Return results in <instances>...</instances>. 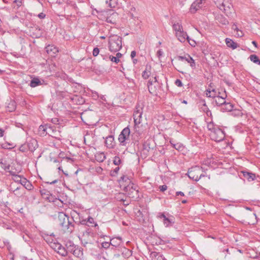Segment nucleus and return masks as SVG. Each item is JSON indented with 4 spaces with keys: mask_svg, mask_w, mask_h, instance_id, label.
<instances>
[{
    "mask_svg": "<svg viewBox=\"0 0 260 260\" xmlns=\"http://www.w3.org/2000/svg\"><path fill=\"white\" fill-rule=\"evenodd\" d=\"M58 224L62 230L66 232L72 233L74 230V219L70 217L66 213L60 212L58 214Z\"/></svg>",
    "mask_w": 260,
    "mask_h": 260,
    "instance_id": "1",
    "label": "nucleus"
},
{
    "mask_svg": "<svg viewBox=\"0 0 260 260\" xmlns=\"http://www.w3.org/2000/svg\"><path fill=\"white\" fill-rule=\"evenodd\" d=\"M108 44L111 52H118L122 48V38L117 35H111L109 38Z\"/></svg>",
    "mask_w": 260,
    "mask_h": 260,
    "instance_id": "2",
    "label": "nucleus"
},
{
    "mask_svg": "<svg viewBox=\"0 0 260 260\" xmlns=\"http://www.w3.org/2000/svg\"><path fill=\"white\" fill-rule=\"evenodd\" d=\"M217 7L222 11L229 18H232L235 13V10L232 4L229 0H223Z\"/></svg>",
    "mask_w": 260,
    "mask_h": 260,
    "instance_id": "3",
    "label": "nucleus"
},
{
    "mask_svg": "<svg viewBox=\"0 0 260 260\" xmlns=\"http://www.w3.org/2000/svg\"><path fill=\"white\" fill-rule=\"evenodd\" d=\"M130 129L128 127H126L122 129L118 138L119 145L122 146H126L129 142Z\"/></svg>",
    "mask_w": 260,
    "mask_h": 260,
    "instance_id": "4",
    "label": "nucleus"
},
{
    "mask_svg": "<svg viewBox=\"0 0 260 260\" xmlns=\"http://www.w3.org/2000/svg\"><path fill=\"white\" fill-rule=\"evenodd\" d=\"M210 137L212 140L215 142H221L225 138L224 132L219 127L216 128L212 132H210Z\"/></svg>",
    "mask_w": 260,
    "mask_h": 260,
    "instance_id": "5",
    "label": "nucleus"
},
{
    "mask_svg": "<svg viewBox=\"0 0 260 260\" xmlns=\"http://www.w3.org/2000/svg\"><path fill=\"white\" fill-rule=\"evenodd\" d=\"M123 190L130 197H134L133 194L135 193L136 194L138 193L137 186L134 183H129L127 185L123 184Z\"/></svg>",
    "mask_w": 260,
    "mask_h": 260,
    "instance_id": "6",
    "label": "nucleus"
},
{
    "mask_svg": "<svg viewBox=\"0 0 260 260\" xmlns=\"http://www.w3.org/2000/svg\"><path fill=\"white\" fill-rule=\"evenodd\" d=\"M157 84L158 83L156 76L152 77V79H150L148 81L147 84L148 90L152 95H156L157 91L156 86Z\"/></svg>",
    "mask_w": 260,
    "mask_h": 260,
    "instance_id": "7",
    "label": "nucleus"
},
{
    "mask_svg": "<svg viewBox=\"0 0 260 260\" xmlns=\"http://www.w3.org/2000/svg\"><path fill=\"white\" fill-rule=\"evenodd\" d=\"M51 103L48 105V107L53 112L59 110L62 107V104L59 99H52L50 100Z\"/></svg>",
    "mask_w": 260,
    "mask_h": 260,
    "instance_id": "8",
    "label": "nucleus"
},
{
    "mask_svg": "<svg viewBox=\"0 0 260 260\" xmlns=\"http://www.w3.org/2000/svg\"><path fill=\"white\" fill-rule=\"evenodd\" d=\"M175 36L180 42L184 43L186 41V40H187L192 46H194L196 44V42L194 41H193V44L190 43V39L189 37L187 36V33L183 30L178 32L175 33Z\"/></svg>",
    "mask_w": 260,
    "mask_h": 260,
    "instance_id": "9",
    "label": "nucleus"
},
{
    "mask_svg": "<svg viewBox=\"0 0 260 260\" xmlns=\"http://www.w3.org/2000/svg\"><path fill=\"white\" fill-rule=\"evenodd\" d=\"M177 59L180 61H183L184 60L190 64L192 68H195L196 63L194 59L188 54H186L183 56H178L177 57Z\"/></svg>",
    "mask_w": 260,
    "mask_h": 260,
    "instance_id": "10",
    "label": "nucleus"
},
{
    "mask_svg": "<svg viewBox=\"0 0 260 260\" xmlns=\"http://www.w3.org/2000/svg\"><path fill=\"white\" fill-rule=\"evenodd\" d=\"M240 173L242 174L243 176L249 182L252 181L256 179L255 174L249 172L247 170L242 171Z\"/></svg>",
    "mask_w": 260,
    "mask_h": 260,
    "instance_id": "11",
    "label": "nucleus"
},
{
    "mask_svg": "<svg viewBox=\"0 0 260 260\" xmlns=\"http://www.w3.org/2000/svg\"><path fill=\"white\" fill-rule=\"evenodd\" d=\"M48 135L52 137L57 138L59 135V131L55 126L48 125Z\"/></svg>",
    "mask_w": 260,
    "mask_h": 260,
    "instance_id": "12",
    "label": "nucleus"
},
{
    "mask_svg": "<svg viewBox=\"0 0 260 260\" xmlns=\"http://www.w3.org/2000/svg\"><path fill=\"white\" fill-rule=\"evenodd\" d=\"M105 145L109 149L113 148L115 146V142L113 135L108 136L106 138L105 141Z\"/></svg>",
    "mask_w": 260,
    "mask_h": 260,
    "instance_id": "13",
    "label": "nucleus"
},
{
    "mask_svg": "<svg viewBox=\"0 0 260 260\" xmlns=\"http://www.w3.org/2000/svg\"><path fill=\"white\" fill-rule=\"evenodd\" d=\"M93 235V233L91 232V230L89 229H87L85 231L84 233H83V236H82V242L83 243L84 241V246H85L88 243H91V241L90 240L86 239V237H88L90 236L91 237H92Z\"/></svg>",
    "mask_w": 260,
    "mask_h": 260,
    "instance_id": "14",
    "label": "nucleus"
},
{
    "mask_svg": "<svg viewBox=\"0 0 260 260\" xmlns=\"http://www.w3.org/2000/svg\"><path fill=\"white\" fill-rule=\"evenodd\" d=\"M151 260H167L164 256L160 252L151 251L150 253Z\"/></svg>",
    "mask_w": 260,
    "mask_h": 260,
    "instance_id": "15",
    "label": "nucleus"
},
{
    "mask_svg": "<svg viewBox=\"0 0 260 260\" xmlns=\"http://www.w3.org/2000/svg\"><path fill=\"white\" fill-rule=\"evenodd\" d=\"M143 111L136 110L133 114L134 123L135 125H138L142 122V115Z\"/></svg>",
    "mask_w": 260,
    "mask_h": 260,
    "instance_id": "16",
    "label": "nucleus"
},
{
    "mask_svg": "<svg viewBox=\"0 0 260 260\" xmlns=\"http://www.w3.org/2000/svg\"><path fill=\"white\" fill-rule=\"evenodd\" d=\"M202 0H196L191 5L190 11L192 13H194L201 7Z\"/></svg>",
    "mask_w": 260,
    "mask_h": 260,
    "instance_id": "17",
    "label": "nucleus"
},
{
    "mask_svg": "<svg viewBox=\"0 0 260 260\" xmlns=\"http://www.w3.org/2000/svg\"><path fill=\"white\" fill-rule=\"evenodd\" d=\"M43 80H41L38 77L33 78L30 82L29 85L31 87H35L43 84Z\"/></svg>",
    "mask_w": 260,
    "mask_h": 260,
    "instance_id": "18",
    "label": "nucleus"
},
{
    "mask_svg": "<svg viewBox=\"0 0 260 260\" xmlns=\"http://www.w3.org/2000/svg\"><path fill=\"white\" fill-rule=\"evenodd\" d=\"M46 51L48 54L51 56L54 55L58 52V48L54 45H49L46 48Z\"/></svg>",
    "mask_w": 260,
    "mask_h": 260,
    "instance_id": "19",
    "label": "nucleus"
},
{
    "mask_svg": "<svg viewBox=\"0 0 260 260\" xmlns=\"http://www.w3.org/2000/svg\"><path fill=\"white\" fill-rule=\"evenodd\" d=\"M21 184L28 190H31L34 188L33 185L31 182L24 177L22 178Z\"/></svg>",
    "mask_w": 260,
    "mask_h": 260,
    "instance_id": "20",
    "label": "nucleus"
},
{
    "mask_svg": "<svg viewBox=\"0 0 260 260\" xmlns=\"http://www.w3.org/2000/svg\"><path fill=\"white\" fill-rule=\"evenodd\" d=\"M48 124L41 125L38 129V133L40 136H45L48 135Z\"/></svg>",
    "mask_w": 260,
    "mask_h": 260,
    "instance_id": "21",
    "label": "nucleus"
},
{
    "mask_svg": "<svg viewBox=\"0 0 260 260\" xmlns=\"http://www.w3.org/2000/svg\"><path fill=\"white\" fill-rule=\"evenodd\" d=\"M28 149L29 151L33 152L38 147V143L36 140L32 139L27 143Z\"/></svg>",
    "mask_w": 260,
    "mask_h": 260,
    "instance_id": "22",
    "label": "nucleus"
},
{
    "mask_svg": "<svg viewBox=\"0 0 260 260\" xmlns=\"http://www.w3.org/2000/svg\"><path fill=\"white\" fill-rule=\"evenodd\" d=\"M234 108V105L230 102H226L221 108V110L223 112H230L232 111Z\"/></svg>",
    "mask_w": 260,
    "mask_h": 260,
    "instance_id": "23",
    "label": "nucleus"
},
{
    "mask_svg": "<svg viewBox=\"0 0 260 260\" xmlns=\"http://www.w3.org/2000/svg\"><path fill=\"white\" fill-rule=\"evenodd\" d=\"M16 108V102L12 99L10 100V102L7 103V105L6 106V109L8 111L11 112L14 111Z\"/></svg>",
    "mask_w": 260,
    "mask_h": 260,
    "instance_id": "24",
    "label": "nucleus"
},
{
    "mask_svg": "<svg viewBox=\"0 0 260 260\" xmlns=\"http://www.w3.org/2000/svg\"><path fill=\"white\" fill-rule=\"evenodd\" d=\"M160 218L162 219L164 224L166 227L171 226L174 223L173 219L167 217L164 214H161Z\"/></svg>",
    "mask_w": 260,
    "mask_h": 260,
    "instance_id": "25",
    "label": "nucleus"
},
{
    "mask_svg": "<svg viewBox=\"0 0 260 260\" xmlns=\"http://www.w3.org/2000/svg\"><path fill=\"white\" fill-rule=\"evenodd\" d=\"M66 246L67 248V250L68 252H70L71 253H73L74 249H76L77 248L76 245H75L74 243L71 241H69L67 242Z\"/></svg>",
    "mask_w": 260,
    "mask_h": 260,
    "instance_id": "26",
    "label": "nucleus"
},
{
    "mask_svg": "<svg viewBox=\"0 0 260 260\" xmlns=\"http://www.w3.org/2000/svg\"><path fill=\"white\" fill-rule=\"evenodd\" d=\"M122 243V239L120 237L113 238L110 240L111 245L117 247L119 246Z\"/></svg>",
    "mask_w": 260,
    "mask_h": 260,
    "instance_id": "27",
    "label": "nucleus"
},
{
    "mask_svg": "<svg viewBox=\"0 0 260 260\" xmlns=\"http://www.w3.org/2000/svg\"><path fill=\"white\" fill-rule=\"evenodd\" d=\"M119 183L121 186H123V184L127 185L129 183H131L132 182L127 176L123 175L120 178L119 180Z\"/></svg>",
    "mask_w": 260,
    "mask_h": 260,
    "instance_id": "28",
    "label": "nucleus"
},
{
    "mask_svg": "<svg viewBox=\"0 0 260 260\" xmlns=\"http://www.w3.org/2000/svg\"><path fill=\"white\" fill-rule=\"evenodd\" d=\"M95 158L98 162H103L106 158V156L104 152H98L95 154Z\"/></svg>",
    "mask_w": 260,
    "mask_h": 260,
    "instance_id": "29",
    "label": "nucleus"
},
{
    "mask_svg": "<svg viewBox=\"0 0 260 260\" xmlns=\"http://www.w3.org/2000/svg\"><path fill=\"white\" fill-rule=\"evenodd\" d=\"M225 43L228 47L231 48L233 49H235L238 47L237 44L231 39L226 38L225 39Z\"/></svg>",
    "mask_w": 260,
    "mask_h": 260,
    "instance_id": "30",
    "label": "nucleus"
},
{
    "mask_svg": "<svg viewBox=\"0 0 260 260\" xmlns=\"http://www.w3.org/2000/svg\"><path fill=\"white\" fill-rule=\"evenodd\" d=\"M187 175L189 178L196 181H198L201 179V176L196 175L194 174V171L193 170L189 171L187 173Z\"/></svg>",
    "mask_w": 260,
    "mask_h": 260,
    "instance_id": "31",
    "label": "nucleus"
},
{
    "mask_svg": "<svg viewBox=\"0 0 260 260\" xmlns=\"http://www.w3.org/2000/svg\"><path fill=\"white\" fill-rule=\"evenodd\" d=\"M117 13H112L110 16L107 17L106 19V21L108 23L114 24L115 23V18L117 17Z\"/></svg>",
    "mask_w": 260,
    "mask_h": 260,
    "instance_id": "32",
    "label": "nucleus"
},
{
    "mask_svg": "<svg viewBox=\"0 0 260 260\" xmlns=\"http://www.w3.org/2000/svg\"><path fill=\"white\" fill-rule=\"evenodd\" d=\"M216 20L218 22L223 25H227L229 24V21L227 19L224 17L222 15H218L216 17Z\"/></svg>",
    "mask_w": 260,
    "mask_h": 260,
    "instance_id": "33",
    "label": "nucleus"
},
{
    "mask_svg": "<svg viewBox=\"0 0 260 260\" xmlns=\"http://www.w3.org/2000/svg\"><path fill=\"white\" fill-rule=\"evenodd\" d=\"M56 252L62 256H66L68 255L67 248H66L62 246V245H61L60 247H59Z\"/></svg>",
    "mask_w": 260,
    "mask_h": 260,
    "instance_id": "34",
    "label": "nucleus"
},
{
    "mask_svg": "<svg viewBox=\"0 0 260 260\" xmlns=\"http://www.w3.org/2000/svg\"><path fill=\"white\" fill-rule=\"evenodd\" d=\"M173 29L175 31V33L178 32L183 30V26L181 24L177 22L176 23H174L173 25Z\"/></svg>",
    "mask_w": 260,
    "mask_h": 260,
    "instance_id": "35",
    "label": "nucleus"
},
{
    "mask_svg": "<svg viewBox=\"0 0 260 260\" xmlns=\"http://www.w3.org/2000/svg\"><path fill=\"white\" fill-rule=\"evenodd\" d=\"M144 107V102L143 99L140 100L136 106V110L143 111V109Z\"/></svg>",
    "mask_w": 260,
    "mask_h": 260,
    "instance_id": "36",
    "label": "nucleus"
},
{
    "mask_svg": "<svg viewBox=\"0 0 260 260\" xmlns=\"http://www.w3.org/2000/svg\"><path fill=\"white\" fill-rule=\"evenodd\" d=\"M249 58L251 61L259 65L260 64V59L255 54H252L250 55Z\"/></svg>",
    "mask_w": 260,
    "mask_h": 260,
    "instance_id": "37",
    "label": "nucleus"
},
{
    "mask_svg": "<svg viewBox=\"0 0 260 260\" xmlns=\"http://www.w3.org/2000/svg\"><path fill=\"white\" fill-rule=\"evenodd\" d=\"M72 253L75 256L77 257H80L83 255L82 251L78 247H77L76 249L74 250V251Z\"/></svg>",
    "mask_w": 260,
    "mask_h": 260,
    "instance_id": "38",
    "label": "nucleus"
},
{
    "mask_svg": "<svg viewBox=\"0 0 260 260\" xmlns=\"http://www.w3.org/2000/svg\"><path fill=\"white\" fill-rule=\"evenodd\" d=\"M61 245L60 243L57 242H51L50 243V247L55 251H57L59 247H60Z\"/></svg>",
    "mask_w": 260,
    "mask_h": 260,
    "instance_id": "39",
    "label": "nucleus"
},
{
    "mask_svg": "<svg viewBox=\"0 0 260 260\" xmlns=\"http://www.w3.org/2000/svg\"><path fill=\"white\" fill-rule=\"evenodd\" d=\"M87 224H89L91 226H94L95 228H99V226L96 223H95L94 220L92 217H89L87 220Z\"/></svg>",
    "mask_w": 260,
    "mask_h": 260,
    "instance_id": "40",
    "label": "nucleus"
},
{
    "mask_svg": "<svg viewBox=\"0 0 260 260\" xmlns=\"http://www.w3.org/2000/svg\"><path fill=\"white\" fill-rule=\"evenodd\" d=\"M151 75V72L148 70V67L146 68V70L142 73V77L144 79H146L148 78Z\"/></svg>",
    "mask_w": 260,
    "mask_h": 260,
    "instance_id": "41",
    "label": "nucleus"
},
{
    "mask_svg": "<svg viewBox=\"0 0 260 260\" xmlns=\"http://www.w3.org/2000/svg\"><path fill=\"white\" fill-rule=\"evenodd\" d=\"M225 99H217V100H216L215 101L216 104L218 106H220L221 108L223 106V105L226 102Z\"/></svg>",
    "mask_w": 260,
    "mask_h": 260,
    "instance_id": "42",
    "label": "nucleus"
},
{
    "mask_svg": "<svg viewBox=\"0 0 260 260\" xmlns=\"http://www.w3.org/2000/svg\"><path fill=\"white\" fill-rule=\"evenodd\" d=\"M40 193H41V195L42 196H45V195H46L47 196L46 199H48L50 202H54L53 200H51L50 199V197H48V196H49V194H50L49 191H47L45 189H43V190H40Z\"/></svg>",
    "mask_w": 260,
    "mask_h": 260,
    "instance_id": "43",
    "label": "nucleus"
},
{
    "mask_svg": "<svg viewBox=\"0 0 260 260\" xmlns=\"http://www.w3.org/2000/svg\"><path fill=\"white\" fill-rule=\"evenodd\" d=\"M113 162L115 165L118 166H119L120 165H121L122 162V160L118 156H115L113 158Z\"/></svg>",
    "mask_w": 260,
    "mask_h": 260,
    "instance_id": "44",
    "label": "nucleus"
},
{
    "mask_svg": "<svg viewBox=\"0 0 260 260\" xmlns=\"http://www.w3.org/2000/svg\"><path fill=\"white\" fill-rule=\"evenodd\" d=\"M71 100L79 105L83 104L85 102V99H71Z\"/></svg>",
    "mask_w": 260,
    "mask_h": 260,
    "instance_id": "45",
    "label": "nucleus"
},
{
    "mask_svg": "<svg viewBox=\"0 0 260 260\" xmlns=\"http://www.w3.org/2000/svg\"><path fill=\"white\" fill-rule=\"evenodd\" d=\"M218 127L217 125H214V124L212 122L209 123L207 124V128L210 132H212L214 131L216 128H218Z\"/></svg>",
    "mask_w": 260,
    "mask_h": 260,
    "instance_id": "46",
    "label": "nucleus"
},
{
    "mask_svg": "<svg viewBox=\"0 0 260 260\" xmlns=\"http://www.w3.org/2000/svg\"><path fill=\"white\" fill-rule=\"evenodd\" d=\"M211 92L214 93L215 92V90L214 89H212V91H211L210 90H207L206 93L207 97V98H216V96H215V94L214 93V94H211Z\"/></svg>",
    "mask_w": 260,
    "mask_h": 260,
    "instance_id": "47",
    "label": "nucleus"
},
{
    "mask_svg": "<svg viewBox=\"0 0 260 260\" xmlns=\"http://www.w3.org/2000/svg\"><path fill=\"white\" fill-rule=\"evenodd\" d=\"M22 178L23 177L22 176L18 175L17 176H16L15 177H14L13 178V180L15 182L21 184Z\"/></svg>",
    "mask_w": 260,
    "mask_h": 260,
    "instance_id": "48",
    "label": "nucleus"
},
{
    "mask_svg": "<svg viewBox=\"0 0 260 260\" xmlns=\"http://www.w3.org/2000/svg\"><path fill=\"white\" fill-rule=\"evenodd\" d=\"M119 169V167H116L113 170L111 171L110 175L112 176H115L118 174Z\"/></svg>",
    "mask_w": 260,
    "mask_h": 260,
    "instance_id": "49",
    "label": "nucleus"
},
{
    "mask_svg": "<svg viewBox=\"0 0 260 260\" xmlns=\"http://www.w3.org/2000/svg\"><path fill=\"white\" fill-rule=\"evenodd\" d=\"M173 147L178 150H182L183 149V146L181 144L177 143L173 144Z\"/></svg>",
    "mask_w": 260,
    "mask_h": 260,
    "instance_id": "50",
    "label": "nucleus"
},
{
    "mask_svg": "<svg viewBox=\"0 0 260 260\" xmlns=\"http://www.w3.org/2000/svg\"><path fill=\"white\" fill-rule=\"evenodd\" d=\"M100 49L98 47H95L93 49L92 51V55L94 56H96L99 54Z\"/></svg>",
    "mask_w": 260,
    "mask_h": 260,
    "instance_id": "51",
    "label": "nucleus"
},
{
    "mask_svg": "<svg viewBox=\"0 0 260 260\" xmlns=\"http://www.w3.org/2000/svg\"><path fill=\"white\" fill-rule=\"evenodd\" d=\"M111 245L110 242H104L102 243V246L105 249H107Z\"/></svg>",
    "mask_w": 260,
    "mask_h": 260,
    "instance_id": "52",
    "label": "nucleus"
},
{
    "mask_svg": "<svg viewBox=\"0 0 260 260\" xmlns=\"http://www.w3.org/2000/svg\"><path fill=\"white\" fill-rule=\"evenodd\" d=\"M110 60L114 62H115L116 63H118L120 60L119 59H118V57H116V56H110Z\"/></svg>",
    "mask_w": 260,
    "mask_h": 260,
    "instance_id": "53",
    "label": "nucleus"
},
{
    "mask_svg": "<svg viewBox=\"0 0 260 260\" xmlns=\"http://www.w3.org/2000/svg\"><path fill=\"white\" fill-rule=\"evenodd\" d=\"M20 189H21V187H17L16 188H13V187H12V185H11L9 190H10V191H11V192H13V193H14L15 192H17V191H18V190H19Z\"/></svg>",
    "mask_w": 260,
    "mask_h": 260,
    "instance_id": "54",
    "label": "nucleus"
},
{
    "mask_svg": "<svg viewBox=\"0 0 260 260\" xmlns=\"http://www.w3.org/2000/svg\"><path fill=\"white\" fill-rule=\"evenodd\" d=\"M143 150L146 151V152H149L150 148V147L149 146V145L147 143H145L143 144Z\"/></svg>",
    "mask_w": 260,
    "mask_h": 260,
    "instance_id": "55",
    "label": "nucleus"
},
{
    "mask_svg": "<svg viewBox=\"0 0 260 260\" xmlns=\"http://www.w3.org/2000/svg\"><path fill=\"white\" fill-rule=\"evenodd\" d=\"M167 186L166 185H160L159 187V190L161 192H164L167 189Z\"/></svg>",
    "mask_w": 260,
    "mask_h": 260,
    "instance_id": "56",
    "label": "nucleus"
},
{
    "mask_svg": "<svg viewBox=\"0 0 260 260\" xmlns=\"http://www.w3.org/2000/svg\"><path fill=\"white\" fill-rule=\"evenodd\" d=\"M1 167L5 170L7 171L10 169V165H7L6 163H5L4 165L1 166Z\"/></svg>",
    "mask_w": 260,
    "mask_h": 260,
    "instance_id": "57",
    "label": "nucleus"
},
{
    "mask_svg": "<svg viewBox=\"0 0 260 260\" xmlns=\"http://www.w3.org/2000/svg\"><path fill=\"white\" fill-rule=\"evenodd\" d=\"M14 3L16 4L18 8L20 7L22 5V0H15Z\"/></svg>",
    "mask_w": 260,
    "mask_h": 260,
    "instance_id": "58",
    "label": "nucleus"
},
{
    "mask_svg": "<svg viewBox=\"0 0 260 260\" xmlns=\"http://www.w3.org/2000/svg\"><path fill=\"white\" fill-rule=\"evenodd\" d=\"M175 84L178 87L182 86V83L180 79H177L175 81Z\"/></svg>",
    "mask_w": 260,
    "mask_h": 260,
    "instance_id": "59",
    "label": "nucleus"
},
{
    "mask_svg": "<svg viewBox=\"0 0 260 260\" xmlns=\"http://www.w3.org/2000/svg\"><path fill=\"white\" fill-rule=\"evenodd\" d=\"M156 54L157 55V56L160 58L161 57L162 55H163V51H162L161 49H159L157 51V53H156Z\"/></svg>",
    "mask_w": 260,
    "mask_h": 260,
    "instance_id": "60",
    "label": "nucleus"
},
{
    "mask_svg": "<svg viewBox=\"0 0 260 260\" xmlns=\"http://www.w3.org/2000/svg\"><path fill=\"white\" fill-rule=\"evenodd\" d=\"M58 118H52L51 119V122L52 123L55 124H58Z\"/></svg>",
    "mask_w": 260,
    "mask_h": 260,
    "instance_id": "61",
    "label": "nucleus"
},
{
    "mask_svg": "<svg viewBox=\"0 0 260 260\" xmlns=\"http://www.w3.org/2000/svg\"><path fill=\"white\" fill-rule=\"evenodd\" d=\"M38 16L40 19H44L45 18L46 15L44 13H41L38 14Z\"/></svg>",
    "mask_w": 260,
    "mask_h": 260,
    "instance_id": "62",
    "label": "nucleus"
},
{
    "mask_svg": "<svg viewBox=\"0 0 260 260\" xmlns=\"http://www.w3.org/2000/svg\"><path fill=\"white\" fill-rule=\"evenodd\" d=\"M236 36L238 37H241L243 36V33L242 31L239 30V31H237Z\"/></svg>",
    "mask_w": 260,
    "mask_h": 260,
    "instance_id": "63",
    "label": "nucleus"
},
{
    "mask_svg": "<svg viewBox=\"0 0 260 260\" xmlns=\"http://www.w3.org/2000/svg\"><path fill=\"white\" fill-rule=\"evenodd\" d=\"M14 194L17 197H21L23 194V193H21L20 192H19V190H18L17 192H15L14 193Z\"/></svg>",
    "mask_w": 260,
    "mask_h": 260,
    "instance_id": "64",
    "label": "nucleus"
}]
</instances>
